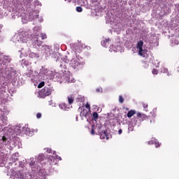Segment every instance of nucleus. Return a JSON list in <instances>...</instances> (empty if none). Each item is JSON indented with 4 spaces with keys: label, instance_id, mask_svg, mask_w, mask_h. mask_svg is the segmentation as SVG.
Segmentation results:
<instances>
[{
    "label": "nucleus",
    "instance_id": "f257e3e1",
    "mask_svg": "<svg viewBox=\"0 0 179 179\" xmlns=\"http://www.w3.org/2000/svg\"><path fill=\"white\" fill-rule=\"evenodd\" d=\"M54 87L49 85L45 86L40 92V96L42 97H47V96H50V94L54 92Z\"/></svg>",
    "mask_w": 179,
    "mask_h": 179
},
{
    "label": "nucleus",
    "instance_id": "f03ea898",
    "mask_svg": "<svg viewBox=\"0 0 179 179\" xmlns=\"http://www.w3.org/2000/svg\"><path fill=\"white\" fill-rule=\"evenodd\" d=\"M146 120H149V117H148L146 115L141 113H137V117H134V124L136 125H141L143 121H145Z\"/></svg>",
    "mask_w": 179,
    "mask_h": 179
},
{
    "label": "nucleus",
    "instance_id": "7ed1b4c3",
    "mask_svg": "<svg viewBox=\"0 0 179 179\" xmlns=\"http://www.w3.org/2000/svg\"><path fill=\"white\" fill-rule=\"evenodd\" d=\"M78 111L80 112V115L83 118L85 117V118H87L89 115H90L91 110H87V109L85 108V106H80L78 108Z\"/></svg>",
    "mask_w": 179,
    "mask_h": 179
},
{
    "label": "nucleus",
    "instance_id": "20e7f679",
    "mask_svg": "<svg viewBox=\"0 0 179 179\" xmlns=\"http://www.w3.org/2000/svg\"><path fill=\"white\" fill-rule=\"evenodd\" d=\"M43 45V41L40 40V36H36L34 38L33 47L37 48V47H41Z\"/></svg>",
    "mask_w": 179,
    "mask_h": 179
},
{
    "label": "nucleus",
    "instance_id": "39448f33",
    "mask_svg": "<svg viewBox=\"0 0 179 179\" xmlns=\"http://www.w3.org/2000/svg\"><path fill=\"white\" fill-rule=\"evenodd\" d=\"M85 65L83 62H79L78 60H73L72 62V66L74 69H79V68H82Z\"/></svg>",
    "mask_w": 179,
    "mask_h": 179
},
{
    "label": "nucleus",
    "instance_id": "423d86ee",
    "mask_svg": "<svg viewBox=\"0 0 179 179\" xmlns=\"http://www.w3.org/2000/svg\"><path fill=\"white\" fill-rule=\"evenodd\" d=\"M73 48L76 52H81L82 50H83V48H82V45L80 44H73Z\"/></svg>",
    "mask_w": 179,
    "mask_h": 179
},
{
    "label": "nucleus",
    "instance_id": "0eeeda50",
    "mask_svg": "<svg viewBox=\"0 0 179 179\" xmlns=\"http://www.w3.org/2000/svg\"><path fill=\"white\" fill-rule=\"evenodd\" d=\"M100 138L101 139H107L108 140V132H107V130H104L100 134Z\"/></svg>",
    "mask_w": 179,
    "mask_h": 179
},
{
    "label": "nucleus",
    "instance_id": "6e6552de",
    "mask_svg": "<svg viewBox=\"0 0 179 179\" xmlns=\"http://www.w3.org/2000/svg\"><path fill=\"white\" fill-rule=\"evenodd\" d=\"M143 47V41H140L137 43V45H136V48L137 50H140V52L142 51V49Z\"/></svg>",
    "mask_w": 179,
    "mask_h": 179
},
{
    "label": "nucleus",
    "instance_id": "1a4fd4ad",
    "mask_svg": "<svg viewBox=\"0 0 179 179\" xmlns=\"http://www.w3.org/2000/svg\"><path fill=\"white\" fill-rule=\"evenodd\" d=\"M135 114H136V111H135L134 110H131L127 113V117L128 118H131V117H133V115H135Z\"/></svg>",
    "mask_w": 179,
    "mask_h": 179
},
{
    "label": "nucleus",
    "instance_id": "9d476101",
    "mask_svg": "<svg viewBox=\"0 0 179 179\" xmlns=\"http://www.w3.org/2000/svg\"><path fill=\"white\" fill-rule=\"evenodd\" d=\"M138 55H140L141 57H143V58H145V57H146V51H145V50L141 49V50H138Z\"/></svg>",
    "mask_w": 179,
    "mask_h": 179
},
{
    "label": "nucleus",
    "instance_id": "9b49d317",
    "mask_svg": "<svg viewBox=\"0 0 179 179\" xmlns=\"http://www.w3.org/2000/svg\"><path fill=\"white\" fill-rule=\"evenodd\" d=\"M39 36V38H41V40H45L47 38V35L45 34H41L40 35H36Z\"/></svg>",
    "mask_w": 179,
    "mask_h": 179
},
{
    "label": "nucleus",
    "instance_id": "f8f14e48",
    "mask_svg": "<svg viewBox=\"0 0 179 179\" xmlns=\"http://www.w3.org/2000/svg\"><path fill=\"white\" fill-rule=\"evenodd\" d=\"M97 118H99V113H97V112H94L92 114V119L96 120Z\"/></svg>",
    "mask_w": 179,
    "mask_h": 179
},
{
    "label": "nucleus",
    "instance_id": "ddd939ff",
    "mask_svg": "<svg viewBox=\"0 0 179 179\" xmlns=\"http://www.w3.org/2000/svg\"><path fill=\"white\" fill-rule=\"evenodd\" d=\"M68 101H69V104H72L73 103V97L71 96H68Z\"/></svg>",
    "mask_w": 179,
    "mask_h": 179
},
{
    "label": "nucleus",
    "instance_id": "4468645a",
    "mask_svg": "<svg viewBox=\"0 0 179 179\" xmlns=\"http://www.w3.org/2000/svg\"><path fill=\"white\" fill-rule=\"evenodd\" d=\"M44 85H45V83L44 81L41 82L38 85V89H41V87H44Z\"/></svg>",
    "mask_w": 179,
    "mask_h": 179
},
{
    "label": "nucleus",
    "instance_id": "2eb2a0df",
    "mask_svg": "<svg viewBox=\"0 0 179 179\" xmlns=\"http://www.w3.org/2000/svg\"><path fill=\"white\" fill-rule=\"evenodd\" d=\"M59 106L62 110H66V104L65 103H61Z\"/></svg>",
    "mask_w": 179,
    "mask_h": 179
},
{
    "label": "nucleus",
    "instance_id": "dca6fc26",
    "mask_svg": "<svg viewBox=\"0 0 179 179\" xmlns=\"http://www.w3.org/2000/svg\"><path fill=\"white\" fill-rule=\"evenodd\" d=\"M119 102L120 103V104H122V103H124V97H122V95L119 96Z\"/></svg>",
    "mask_w": 179,
    "mask_h": 179
},
{
    "label": "nucleus",
    "instance_id": "f3484780",
    "mask_svg": "<svg viewBox=\"0 0 179 179\" xmlns=\"http://www.w3.org/2000/svg\"><path fill=\"white\" fill-rule=\"evenodd\" d=\"M156 141H157L156 139H153L148 141V145H155V143H156Z\"/></svg>",
    "mask_w": 179,
    "mask_h": 179
},
{
    "label": "nucleus",
    "instance_id": "a211bd4d",
    "mask_svg": "<svg viewBox=\"0 0 179 179\" xmlns=\"http://www.w3.org/2000/svg\"><path fill=\"white\" fill-rule=\"evenodd\" d=\"M158 73H159V71L156 69H153L152 71V73L153 75H157Z\"/></svg>",
    "mask_w": 179,
    "mask_h": 179
},
{
    "label": "nucleus",
    "instance_id": "6ab92c4d",
    "mask_svg": "<svg viewBox=\"0 0 179 179\" xmlns=\"http://www.w3.org/2000/svg\"><path fill=\"white\" fill-rule=\"evenodd\" d=\"M76 10L78 12L80 13V12L83 11V8H82V7H80V6H78V7H76Z\"/></svg>",
    "mask_w": 179,
    "mask_h": 179
},
{
    "label": "nucleus",
    "instance_id": "aec40b11",
    "mask_svg": "<svg viewBox=\"0 0 179 179\" xmlns=\"http://www.w3.org/2000/svg\"><path fill=\"white\" fill-rule=\"evenodd\" d=\"M82 48L83 49L87 48V50H90V46H87V45H86L85 44H83L82 45Z\"/></svg>",
    "mask_w": 179,
    "mask_h": 179
},
{
    "label": "nucleus",
    "instance_id": "412c9836",
    "mask_svg": "<svg viewBox=\"0 0 179 179\" xmlns=\"http://www.w3.org/2000/svg\"><path fill=\"white\" fill-rule=\"evenodd\" d=\"M155 148H160V144L157 140H156V142L155 143Z\"/></svg>",
    "mask_w": 179,
    "mask_h": 179
},
{
    "label": "nucleus",
    "instance_id": "4be33fe9",
    "mask_svg": "<svg viewBox=\"0 0 179 179\" xmlns=\"http://www.w3.org/2000/svg\"><path fill=\"white\" fill-rule=\"evenodd\" d=\"M142 104L144 110H146V108H148V103L143 102Z\"/></svg>",
    "mask_w": 179,
    "mask_h": 179
},
{
    "label": "nucleus",
    "instance_id": "5701e85b",
    "mask_svg": "<svg viewBox=\"0 0 179 179\" xmlns=\"http://www.w3.org/2000/svg\"><path fill=\"white\" fill-rule=\"evenodd\" d=\"M96 91L97 92V93H101L103 92V88L101 87L97 88Z\"/></svg>",
    "mask_w": 179,
    "mask_h": 179
},
{
    "label": "nucleus",
    "instance_id": "b1692460",
    "mask_svg": "<svg viewBox=\"0 0 179 179\" xmlns=\"http://www.w3.org/2000/svg\"><path fill=\"white\" fill-rule=\"evenodd\" d=\"M91 134L94 135V125H92Z\"/></svg>",
    "mask_w": 179,
    "mask_h": 179
},
{
    "label": "nucleus",
    "instance_id": "393cba45",
    "mask_svg": "<svg viewBox=\"0 0 179 179\" xmlns=\"http://www.w3.org/2000/svg\"><path fill=\"white\" fill-rule=\"evenodd\" d=\"M108 41H110V38H106V39H105V41H103V42H101L102 45H103L105 43H108Z\"/></svg>",
    "mask_w": 179,
    "mask_h": 179
},
{
    "label": "nucleus",
    "instance_id": "a878e982",
    "mask_svg": "<svg viewBox=\"0 0 179 179\" xmlns=\"http://www.w3.org/2000/svg\"><path fill=\"white\" fill-rule=\"evenodd\" d=\"M85 107L87 108V110H90V104L86 103V104H85Z\"/></svg>",
    "mask_w": 179,
    "mask_h": 179
},
{
    "label": "nucleus",
    "instance_id": "bb28decb",
    "mask_svg": "<svg viewBox=\"0 0 179 179\" xmlns=\"http://www.w3.org/2000/svg\"><path fill=\"white\" fill-rule=\"evenodd\" d=\"M41 117H42V115H41V113H38L36 114V118H38V119H40V118H41Z\"/></svg>",
    "mask_w": 179,
    "mask_h": 179
},
{
    "label": "nucleus",
    "instance_id": "cd10ccee",
    "mask_svg": "<svg viewBox=\"0 0 179 179\" xmlns=\"http://www.w3.org/2000/svg\"><path fill=\"white\" fill-rule=\"evenodd\" d=\"M7 140H8V139L6 138V137L5 136H3L2 137V141H3V142H6Z\"/></svg>",
    "mask_w": 179,
    "mask_h": 179
},
{
    "label": "nucleus",
    "instance_id": "c85d7f7f",
    "mask_svg": "<svg viewBox=\"0 0 179 179\" xmlns=\"http://www.w3.org/2000/svg\"><path fill=\"white\" fill-rule=\"evenodd\" d=\"M118 134L119 135H121V134H122V129H119Z\"/></svg>",
    "mask_w": 179,
    "mask_h": 179
},
{
    "label": "nucleus",
    "instance_id": "c756f323",
    "mask_svg": "<svg viewBox=\"0 0 179 179\" xmlns=\"http://www.w3.org/2000/svg\"><path fill=\"white\" fill-rule=\"evenodd\" d=\"M45 48H46L47 50H50V46L45 45Z\"/></svg>",
    "mask_w": 179,
    "mask_h": 179
},
{
    "label": "nucleus",
    "instance_id": "7c9ffc66",
    "mask_svg": "<svg viewBox=\"0 0 179 179\" xmlns=\"http://www.w3.org/2000/svg\"><path fill=\"white\" fill-rule=\"evenodd\" d=\"M162 72H163L164 73H165V72H167V70L164 69V71H162Z\"/></svg>",
    "mask_w": 179,
    "mask_h": 179
},
{
    "label": "nucleus",
    "instance_id": "2f4dec72",
    "mask_svg": "<svg viewBox=\"0 0 179 179\" xmlns=\"http://www.w3.org/2000/svg\"><path fill=\"white\" fill-rule=\"evenodd\" d=\"M58 160H62V159L61 158V157H58Z\"/></svg>",
    "mask_w": 179,
    "mask_h": 179
},
{
    "label": "nucleus",
    "instance_id": "473e14b6",
    "mask_svg": "<svg viewBox=\"0 0 179 179\" xmlns=\"http://www.w3.org/2000/svg\"><path fill=\"white\" fill-rule=\"evenodd\" d=\"M67 2H71V0H65Z\"/></svg>",
    "mask_w": 179,
    "mask_h": 179
},
{
    "label": "nucleus",
    "instance_id": "72a5a7b5",
    "mask_svg": "<svg viewBox=\"0 0 179 179\" xmlns=\"http://www.w3.org/2000/svg\"><path fill=\"white\" fill-rule=\"evenodd\" d=\"M35 131H36V132H37L38 130V129H36Z\"/></svg>",
    "mask_w": 179,
    "mask_h": 179
},
{
    "label": "nucleus",
    "instance_id": "f704fd0d",
    "mask_svg": "<svg viewBox=\"0 0 179 179\" xmlns=\"http://www.w3.org/2000/svg\"><path fill=\"white\" fill-rule=\"evenodd\" d=\"M76 121H78V117H76Z\"/></svg>",
    "mask_w": 179,
    "mask_h": 179
},
{
    "label": "nucleus",
    "instance_id": "c9c22d12",
    "mask_svg": "<svg viewBox=\"0 0 179 179\" xmlns=\"http://www.w3.org/2000/svg\"><path fill=\"white\" fill-rule=\"evenodd\" d=\"M150 122H152V120H150Z\"/></svg>",
    "mask_w": 179,
    "mask_h": 179
}]
</instances>
